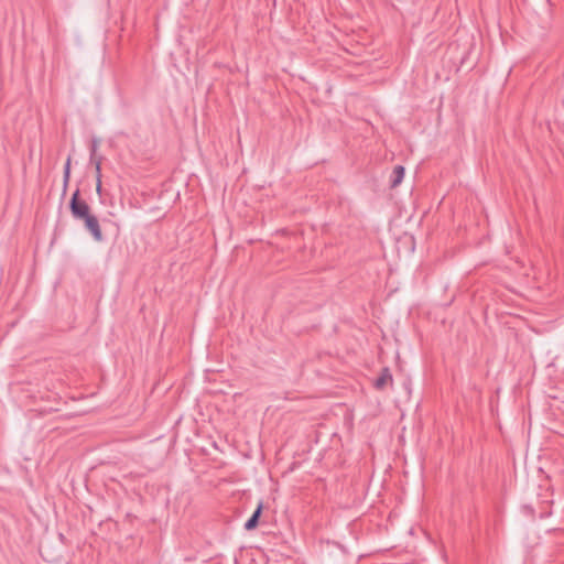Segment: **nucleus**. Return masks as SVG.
<instances>
[{
    "mask_svg": "<svg viewBox=\"0 0 564 564\" xmlns=\"http://www.w3.org/2000/svg\"><path fill=\"white\" fill-rule=\"evenodd\" d=\"M93 163H95L96 165V173H97V178L99 177L101 180V158L95 160Z\"/></svg>",
    "mask_w": 564,
    "mask_h": 564,
    "instance_id": "6e6552de",
    "label": "nucleus"
},
{
    "mask_svg": "<svg viewBox=\"0 0 564 564\" xmlns=\"http://www.w3.org/2000/svg\"><path fill=\"white\" fill-rule=\"evenodd\" d=\"M392 373L388 367L381 369L380 375L375 380L373 386L377 390H383L388 383H392Z\"/></svg>",
    "mask_w": 564,
    "mask_h": 564,
    "instance_id": "20e7f679",
    "label": "nucleus"
},
{
    "mask_svg": "<svg viewBox=\"0 0 564 564\" xmlns=\"http://www.w3.org/2000/svg\"><path fill=\"white\" fill-rule=\"evenodd\" d=\"M80 220L84 221L85 229L93 236L95 241L100 242L104 240V236L97 216L90 214Z\"/></svg>",
    "mask_w": 564,
    "mask_h": 564,
    "instance_id": "f03ea898",
    "label": "nucleus"
},
{
    "mask_svg": "<svg viewBox=\"0 0 564 564\" xmlns=\"http://www.w3.org/2000/svg\"><path fill=\"white\" fill-rule=\"evenodd\" d=\"M404 174L405 169L402 165H395L391 174L390 186L392 188L399 186L403 181Z\"/></svg>",
    "mask_w": 564,
    "mask_h": 564,
    "instance_id": "39448f33",
    "label": "nucleus"
},
{
    "mask_svg": "<svg viewBox=\"0 0 564 564\" xmlns=\"http://www.w3.org/2000/svg\"><path fill=\"white\" fill-rule=\"evenodd\" d=\"M262 511H263V501L260 500L258 502L257 508L252 512L251 517L243 524V528L246 531H252L258 527Z\"/></svg>",
    "mask_w": 564,
    "mask_h": 564,
    "instance_id": "7ed1b4c3",
    "label": "nucleus"
},
{
    "mask_svg": "<svg viewBox=\"0 0 564 564\" xmlns=\"http://www.w3.org/2000/svg\"><path fill=\"white\" fill-rule=\"evenodd\" d=\"M69 210L74 219L80 220L90 215V206L80 198V192L77 188L69 200Z\"/></svg>",
    "mask_w": 564,
    "mask_h": 564,
    "instance_id": "f257e3e1",
    "label": "nucleus"
},
{
    "mask_svg": "<svg viewBox=\"0 0 564 564\" xmlns=\"http://www.w3.org/2000/svg\"><path fill=\"white\" fill-rule=\"evenodd\" d=\"M97 148H98V141L96 139H94L91 142V147H90V162H94L95 160L98 159L96 156Z\"/></svg>",
    "mask_w": 564,
    "mask_h": 564,
    "instance_id": "0eeeda50",
    "label": "nucleus"
},
{
    "mask_svg": "<svg viewBox=\"0 0 564 564\" xmlns=\"http://www.w3.org/2000/svg\"><path fill=\"white\" fill-rule=\"evenodd\" d=\"M96 191L98 194L101 193V180L99 177L97 180Z\"/></svg>",
    "mask_w": 564,
    "mask_h": 564,
    "instance_id": "1a4fd4ad",
    "label": "nucleus"
},
{
    "mask_svg": "<svg viewBox=\"0 0 564 564\" xmlns=\"http://www.w3.org/2000/svg\"><path fill=\"white\" fill-rule=\"evenodd\" d=\"M69 176H70V159L68 158L66 163H65V166H64V175H63L64 188H63V193L66 192L67 184H68V181H69Z\"/></svg>",
    "mask_w": 564,
    "mask_h": 564,
    "instance_id": "423d86ee",
    "label": "nucleus"
}]
</instances>
